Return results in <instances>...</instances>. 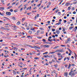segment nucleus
<instances>
[{
  "instance_id": "1",
  "label": "nucleus",
  "mask_w": 77,
  "mask_h": 77,
  "mask_svg": "<svg viewBox=\"0 0 77 77\" xmlns=\"http://www.w3.org/2000/svg\"><path fill=\"white\" fill-rule=\"evenodd\" d=\"M6 14L7 15H8V16H9L11 15V13L10 12H6Z\"/></svg>"
},
{
  "instance_id": "2",
  "label": "nucleus",
  "mask_w": 77,
  "mask_h": 77,
  "mask_svg": "<svg viewBox=\"0 0 77 77\" xmlns=\"http://www.w3.org/2000/svg\"><path fill=\"white\" fill-rule=\"evenodd\" d=\"M25 45L26 46H28V47H29L30 48H34V47H33L32 46H31V45H29L25 44Z\"/></svg>"
},
{
  "instance_id": "3",
  "label": "nucleus",
  "mask_w": 77,
  "mask_h": 77,
  "mask_svg": "<svg viewBox=\"0 0 77 77\" xmlns=\"http://www.w3.org/2000/svg\"><path fill=\"white\" fill-rule=\"evenodd\" d=\"M67 49L69 50V51L70 52L69 54V56H71V53H72V51H71L70 49L69 48H67Z\"/></svg>"
},
{
  "instance_id": "4",
  "label": "nucleus",
  "mask_w": 77,
  "mask_h": 77,
  "mask_svg": "<svg viewBox=\"0 0 77 77\" xmlns=\"http://www.w3.org/2000/svg\"><path fill=\"white\" fill-rule=\"evenodd\" d=\"M43 57H49V58H50V57L48 55H44L43 56Z\"/></svg>"
},
{
  "instance_id": "5",
  "label": "nucleus",
  "mask_w": 77,
  "mask_h": 77,
  "mask_svg": "<svg viewBox=\"0 0 77 77\" xmlns=\"http://www.w3.org/2000/svg\"><path fill=\"white\" fill-rule=\"evenodd\" d=\"M56 32L57 34H58V35H59V34L60 33V31H59V30H57L56 31Z\"/></svg>"
},
{
  "instance_id": "6",
  "label": "nucleus",
  "mask_w": 77,
  "mask_h": 77,
  "mask_svg": "<svg viewBox=\"0 0 77 77\" xmlns=\"http://www.w3.org/2000/svg\"><path fill=\"white\" fill-rule=\"evenodd\" d=\"M12 26V27H14L15 29V30H16V29H17V26Z\"/></svg>"
},
{
  "instance_id": "7",
  "label": "nucleus",
  "mask_w": 77,
  "mask_h": 77,
  "mask_svg": "<svg viewBox=\"0 0 77 77\" xmlns=\"http://www.w3.org/2000/svg\"><path fill=\"white\" fill-rule=\"evenodd\" d=\"M64 75L65 76H66V77H67V76H68V72H65L64 73Z\"/></svg>"
},
{
  "instance_id": "8",
  "label": "nucleus",
  "mask_w": 77,
  "mask_h": 77,
  "mask_svg": "<svg viewBox=\"0 0 77 77\" xmlns=\"http://www.w3.org/2000/svg\"><path fill=\"white\" fill-rule=\"evenodd\" d=\"M70 3L69 2L67 3L66 4L65 6H68L69 5Z\"/></svg>"
},
{
  "instance_id": "9",
  "label": "nucleus",
  "mask_w": 77,
  "mask_h": 77,
  "mask_svg": "<svg viewBox=\"0 0 77 77\" xmlns=\"http://www.w3.org/2000/svg\"><path fill=\"white\" fill-rule=\"evenodd\" d=\"M71 64L69 63V65L68 66V69H69L70 68H71Z\"/></svg>"
},
{
  "instance_id": "10",
  "label": "nucleus",
  "mask_w": 77,
  "mask_h": 77,
  "mask_svg": "<svg viewBox=\"0 0 77 77\" xmlns=\"http://www.w3.org/2000/svg\"><path fill=\"white\" fill-rule=\"evenodd\" d=\"M59 46H56L55 47H54L53 48V49H56L57 48H59Z\"/></svg>"
},
{
  "instance_id": "11",
  "label": "nucleus",
  "mask_w": 77,
  "mask_h": 77,
  "mask_svg": "<svg viewBox=\"0 0 77 77\" xmlns=\"http://www.w3.org/2000/svg\"><path fill=\"white\" fill-rule=\"evenodd\" d=\"M28 33L29 34H32V32L31 31L29 30V31Z\"/></svg>"
},
{
  "instance_id": "12",
  "label": "nucleus",
  "mask_w": 77,
  "mask_h": 77,
  "mask_svg": "<svg viewBox=\"0 0 77 77\" xmlns=\"http://www.w3.org/2000/svg\"><path fill=\"white\" fill-rule=\"evenodd\" d=\"M26 18L25 17H24L23 18L22 20V21H24L25 20H26Z\"/></svg>"
},
{
  "instance_id": "13",
  "label": "nucleus",
  "mask_w": 77,
  "mask_h": 77,
  "mask_svg": "<svg viewBox=\"0 0 77 77\" xmlns=\"http://www.w3.org/2000/svg\"><path fill=\"white\" fill-rule=\"evenodd\" d=\"M12 18L13 20H16L17 19V18H16V17H12Z\"/></svg>"
},
{
  "instance_id": "14",
  "label": "nucleus",
  "mask_w": 77,
  "mask_h": 77,
  "mask_svg": "<svg viewBox=\"0 0 77 77\" xmlns=\"http://www.w3.org/2000/svg\"><path fill=\"white\" fill-rule=\"evenodd\" d=\"M56 53V52L55 51H53V52H50V53H51V54H53L54 53Z\"/></svg>"
},
{
  "instance_id": "15",
  "label": "nucleus",
  "mask_w": 77,
  "mask_h": 77,
  "mask_svg": "<svg viewBox=\"0 0 77 77\" xmlns=\"http://www.w3.org/2000/svg\"><path fill=\"white\" fill-rule=\"evenodd\" d=\"M0 10H4V7H0Z\"/></svg>"
},
{
  "instance_id": "16",
  "label": "nucleus",
  "mask_w": 77,
  "mask_h": 77,
  "mask_svg": "<svg viewBox=\"0 0 77 77\" xmlns=\"http://www.w3.org/2000/svg\"><path fill=\"white\" fill-rule=\"evenodd\" d=\"M34 47H35V48H38V49H40V48H38L37 47V46H34Z\"/></svg>"
},
{
  "instance_id": "17",
  "label": "nucleus",
  "mask_w": 77,
  "mask_h": 77,
  "mask_svg": "<svg viewBox=\"0 0 77 77\" xmlns=\"http://www.w3.org/2000/svg\"><path fill=\"white\" fill-rule=\"evenodd\" d=\"M69 41V38H68V39L67 40V41H66V43H68V41Z\"/></svg>"
},
{
  "instance_id": "18",
  "label": "nucleus",
  "mask_w": 77,
  "mask_h": 77,
  "mask_svg": "<svg viewBox=\"0 0 77 77\" xmlns=\"http://www.w3.org/2000/svg\"><path fill=\"white\" fill-rule=\"evenodd\" d=\"M17 25H19L20 24V22H19V21H18L17 22Z\"/></svg>"
},
{
  "instance_id": "19",
  "label": "nucleus",
  "mask_w": 77,
  "mask_h": 77,
  "mask_svg": "<svg viewBox=\"0 0 77 77\" xmlns=\"http://www.w3.org/2000/svg\"><path fill=\"white\" fill-rule=\"evenodd\" d=\"M32 27H31V29H30V30H35V29H34V28L32 29Z\"/></svg>"
},
{
  "instance_id": "20",
  "label": "nucleus",
  "mask_w": 77,
  "mask_h": 77,
  "mask_svg": "<svg viewBox=\"0 0 77 77\" xmlns=\"http://www.w3.org/2000/svg\"><path fill=\"white\" fill-rule=\"evenodd\" d=\"M72 31H74V32H76V29L75 28H74L72 30Z\"/></svg>"
},
{
  "instance_id": "21",
  "label": "nucleus",
  "mask_w": 77,
  "mask_h": 77,
  "mask_svg": "<svg viewBox=\"0 0 77 77\" xmlns=\"http://www.w3.org/2000/svg\"><path fill=\"white\" fill-rule=\"evenodd\" d=\"M13 73L14 74V75L16 74V72H15V70H13Z\"/></svg>"
},
{
  "instance_id": "22",
  "label": "nucleus",
  "mask_w": 77,
  "mask_h": 77,
  "mask_svg": "<svg viewBox=\"0 0 77 77\" xmlns=\"http://www.w3.org/2000/svg\"><path fill=\"white\" fill-rule=\"evenodd\" d=\"M42 41H43V42H46V40L45 39H43L42 40Z\"/></svg>"
},
{
  "instance_id": "23",
  "label": "nucleus",
  "mask_w": 77,
  "mask_h": 77,
  "mask_svg": "<svg viewBox=\"0 0 77 77\" xmlns=\"http://www.w3.org/2000/svg\"><path fill=\"white\" fill-rule=\"evenodd\" d=\"M72 71H70L69 73V75H71L72 74L71 73H72Z\"/></svg>"
},
{
  "instance_id": "24",
  "label": "nucleus",
  "mask_w": 77,
  "mask_h": 77,
  "mask_svg": "<svg viewBox=\"0 0 77 77\" xmlns=\"http://www.w3.org/2000/svg\"><path fill=\"white\" fill-rule=\"evenodd\" d=\"M1 28V29H2V30H5V27H2Z\"/></svg>"
},
{
  "instance_id": "25",
  "label": "nucleus",
  "mask_w": 77,
  "mask_h": 77,
  "mask_svg": "<svg viewBox=\"0 0 77 77\" xmlns=\"http://www.w3.org/2000/svg\"><path fill=\"white\" fill-rule=\"evenodd\" d=\"M60 51V50H57L56 51H55V53H56V52H58V51Z\"/></svg>"
},
{
  "instance_id": "26",
  "label": "nucleus",
  "mask_w": 77,
  "mask_h": 77,
  "mask_svg": "<svg viewBox=\"0 0 77 77\" xmlns=\"http://www.w3.org/2000/svg\"><path fill=\"white\" fill-rule=\"evenodd\" d=\"M59 10L58 9H57L56 11L55 12L56 13H57V12H59Z\"/></svg>"
},
{
  "instance_id": "27",
  "label": "nucleus",
  "mask_w": 77,
  "mask_h": 77,
  "mask_svg": "<svg viewBox=\"0 0 77 77\" xmlns=\"http://www.w3.org/2000/svg\"><path fill=\"white\" fill-rule=\"evenodd\" d=\"M23 6L22 4H21L20 6L18 7V8H20L21 7V6Z\"/></svg>"
},
{
  "instance_id": "28",
  "label": "nucleus",
  "mask_w": 77,
  "mask_h": 77,
  "mask_svg": "<svg viewBox=\"0 0 77 77\" xmlns=\"http://www.w3.org/2000/svg\"><path fill=\"white\" fill-rule=\"evenodd\" d=\"M49 47H50V45H47L46 48H48Z\"/></svg>"
},
{
  "instance_id": "29",
  "label": "nucleus",
  "mask_w": 77,
  "mask_h": 77,
  "mask_svg": "<svg viewBox=\"0 0 77 77\" xmlns=\"http://www.w3.org/2000/svg\"><path fill=\"white\" fill-rule=\"evenodd\" d=\"M43 47L47 48V45H44L43 46Z\"/></svg>"
},
{
  "instance_id": "30",
  "label": "nucleus",
  "mask_w": 77,
  "mask_h": 77,
  "mask_svg": "<svg viewBox=\"0 0 77 77\" xmlns=\"http://www.w3.org/2000/svg\"><path fill=\"white\" fill-rule=\"evenodd\" d=\"M41 32V31L39 30H38L37 31V33H40V32Z\"/></svg>"
},
{
  "instance_id": "31",
  "label": "nucleus",
  "mask_w": 77,
  "mask_h": 77,
  "mask_svg": "<svg viewBox=\"0 0 77 77\" xmlns=\"http://www.w3.org/2000/svg\"><path fill=\"white\" fill-rule=\"evenodd\" d=\"M63 32H65V28H63Z\"/></svg>"
},
{
  "instance_id": "32",
  "label": "nucleus",
  "mask_w": 77,
  "mask_h": 77,
  "mask_svg": "<svg viewBox=\"0 0 77 77\" xmlns=\"http://www.w3.org/2000/svg\"><path fill=\"white\" fill-rule=\"evenodd\" d=\"M14 49H15L16 50V51H17V48L16 47H14Z\"/></svg>"
},
{
  "instance_id": "33",
  "label": "nucleus",
  "mask_w": 77,
  "mask_h": 77,
  "mask_svg": "<svg viewBox=\"0 0 77 77\" xmlns=\"http://www.w3.org/2000/svg\"><path fill=\"white\" fill-rule=\"evenodd\" d=\"M37 38H38L39 39H41V38H42V37H40V36H38V37H37Z\"/></svg>"
},
{
  "instance_id": "34",
  "label": "nucleus",
  "mask_w": 77,
  "mask_h": 77,
  "mask_svg": "<svg viewBox=\"0 0 77 77\" xmlns=\"http://www.w3.org/2000/svg\"><path fill=\"white\" fill-rule=\"evenodd\" d=\"M29 26H28V27L26 28L27 30H29Z\"/></svg>"
},
{
  "instance_id": "35",
  "label": "nucleus",
  "mask_w": 77,
  "mask_h": 77,
  "mask_svg": "<svg viewBox=\"0 0 77 77\" xmlns=\"http://www.w3.org/2000/svg\"><path fill=\"white\" fill-rule=\"evenodd\" d=\"M19 4V2H18L16 4V6L18 5Z\"/></svg>"
},
{
  "instance_id": "36",
  "label": "nucleus",
  "mask_w": 77,
  "mask_h": 77,
  "mask_svg": "<svg viewBox=\"0 0 77 77\" xmlns=\"http://www.w3.org/2000/svg\"><path fill=\"white\" fill-rule=\"evenodd\" d=\"M15 3H16V2H13L12 4V5H15Z\"/></svg>"
},
{
  "instance_id": "37",
  "label": "nucleus",
  "mask_w": 77,
  "mask_h": 77,
  "mask_svg": "<svg viewBox=\"0 0 77 77\" xmlns=\"http://www.w3.org/2000/svg\"><path fill=\"white\" fill-rule=\"evenodd\" d=\"M40 30H44V29H43V28H40Z\"/></svg>"
},
{
  "instance_id": "38",
  "label": "nucleus",
  "mask_w": 77,
  "mask_h": 77,
  "mask_svg": "<svg viewBox=\"0 0 77 77\" xmlns=\"http://www.w3.org/2000/svg\"><path fill=\"white\" fill-rule=\"evenodd\" d=\"M52 31L53 32H54V31H55V29H52Z\"/></svg>"
},
{
  "instance_id": "39",
  "label": "nucleus",
  "mask_w": 77,
  "mask_h": 77,
  "mask_svg": "<svg viewBox=\"0 0 77 77\" xmlns=\"http://www.w3.org/2000/svg\"><path fill=\"white\" fill-rule=\"evenodd\" d=\"M72 11H74V7H72Z\"/></svg>"
},
{
  "instance_id": "40",
  "label": "nucleus",
  "mask_w": 77,
  "mask_h": 77,
  "mask_svg": "<svg viewBox=\"0 0 77 77\" xmlns=\"http://www.w3.org/2000/svg\"><path fill=\"white\" fill-rule=\"evenodd\" d=\"M57 55L58 56H60V55H61V53H58L57 54Z\"/></svg>"
},
{
  "instance_id": "41",
  "label": "nucleus",
  "mask_w": 77,
  "mask_h": 77,
  "mask_svg": "<svg viewBox=\"0 0 77 77\" xmlns=\"http://www.w3.org/2000/svg\"><path fill=\"white\" fill-rule=\"evenodd\" d=\"M10 12H13V9H11L10 10Z\"/></svg>"
},
{
  "instance_id": "42",
  "label": "nucleus",
  "mask_w": 77,
  "mask_h": 77,
  "mask_svg": "<svg viewBox=\"0 0 77 77\" xmlns=\"http://www.w3.org/2000/svg\"><path fill=\"white\" fill-rule=\"evenodd\" d=\"M68 9H69V11L70 9H71V8H70V7H69L68 8Z\"/></svg>"
},
{
  "instance_id": "43",
  "label": "nucleus",
  "mask_w": 77,
  "mask_h": 77,
  "mask_svg": "<svg viewBox=\"0 0 77 77\" xmlns=\"http://www.w3.org/2000/svg\"><path fill=\"white\" fill-rule=\"evenodd\" d=\"M58 23V25H60V24H61V23H60V22H59Z\"/></svg>"
},
{
  "instance_id": "44",
  "label": "nucleus",
  "mask_w": 77,
  "mask_h": 77,
  "mask_svg": "<svg viewBox=\"0 0 77 77\" xmlns=\"http://www.w3.org/2000/svg\"><path fill=\"white\" fill-rule=\"evenodd\" d=\"M73 14H76V12L75 11H74L73 12Z\"/></svg>"
},
{
  "instance_id": "45",
  "label": "nucleus",
  "mask_w": 77,
  "mask_h": 77,
  "mask_svg": "<svg viewBox=\"0 0 77 77\" xmlns=\"http://www.w3.org/2000/svg\"><path fill=\"white\" fill-rule=\"evenodd\" d=\"M37 11H32V12H33V13H35V12H36Z\"/></svg>"
},
{
  "instance_id": "46",
  "label": "nucleus",
  "mask_w": 77,
  "mask_h": 77,
  "mask_svg": "<svg viewBox=\"0 0 77 77\" xmlns=\"http://www.w3.org/2000/svg\"><path fill=\"white\" fill-rule=\"evenodd\" d=\"M11 7L9 6L8 7V9H11Z\"/></svg>"
},
{
  "instance_id": "47",
  "label": "nucleus",
  "mask_w": 77,
  "mask_h": 77,
  "mask_svg": "<svg viewBox=\"0 0 77 77\" xmlns=\"http://www.w3.org/2000/svg\"><path fill=\"white\" fill-rule=\"evenodd\" d=\"M37 44H41V43H39V42H37Z\"/></svg>"
},
{
  "instance_id": "48",
  "label": "nucleus",
  "mask_w": 77,
  "mask_h": 77,
  "mask_svg": "<svg viewBox=\"0 0 77 77\" xmlns=\"http://www.w3.org/2000/svg\"><path fill=\"white\" fill-rule=\"evenodd\" d=\"M69 30H71V29H72V28L71 27V26H70V27H69Z\"/></svg>"
},
{
  "instance_id": "49",
  "label": "nucleus",
  "mask_w": 77,
  "mask_h": 77,
  "mask_svg": "<svg viewBox=\"0 0 77 77\" xmlns=\"http://www.w3.org/2000/svg\"><path fill=\"white\" fill-rule=\"evenodd\" d=\"M67 59L68 60H69V57H67Z\"/></svg>"
},
{
  "instance_id": "50",
  "label": "nucleus",
  "mask_w": 77,
  "mask_h": 77,
  "mask_svg": "<svg viewBox=\"0 0 77 77\" xmlns=\"http://www.w3.org/2000/svg\"><path fill=\"white\" fill-rule=\"evenodd\" d=\"M39 59L38 58H37L36 57L34 58V59Z\"/></svg>"
},
{
  "instance_id": "51",
  "label": "nucleus",
  "mask_w": 77,
  "mask_h": 77,
  "mask_svg": "<svg viewBox=\"0 0 77 77\" xmlns=\"http://www.w3.org/2000/svg\"><path fill=\"white\" fill-rule=\"evenodd\" d=\"M48 41H50V42H51V39L48 38Z\"/></svg>"
},
{
  "instance_id": "52",
  "label": "nucleus",
  "mask_w": 77,
  "mask_h": 77,
  "mask_svg": "<svg viewBox=\"0 0 77 77\" xmlns=\"http://www.w3.org/2000/svg\"><path fill=\"white\" fill-rule=\"evenodd\" d=\"M3 17L4 18H6V19H9V18L5 17Z\"/></svg>"
},
{
  "instance_id": "53",
  "label": "nucleus",
  "mask_w": 77,
  "mask_h": 77,
  "mask_svg": "<svg viewBox=\"0 0 77 77\" xmlns=\"http://www.w3.org/2000/svg\"><path fill=\"white\" fill-rule=\"evenodd\" d=\"M61 47H66V46L64 45H61Z\"/></svg>"
},
{
  "instance_id": "54",
  "label": "nucleus",
  "mask_w": 77,
  "mask_h": 77,
  "mask_svg": "<svg viewBox=\"0 0 77 77\" xmlns=\"http://www.w3.org/2000/svg\"><path fill=\"white\" fill-rule=\"evenodd\" d=\"M23 8H22L20 10V11H22L23 10Z\"/></svg>"
},
{
  "instance_id": "55",
  "label": "nucleus",
  "mask_w": 77,
  "mask_h": 77,
  "mask_svg": "<svg viewBox=\"0 0 77 77\" xmlns=\"http://www.w3.org/2000/svg\"><path fill=\"white\" fill-rule=\"evenodd\" d=\"M39 14H37V17H39Z\"/></svg>"
},
{
  "instance_id": "56",
  "label": "nucleus",
  "mask_w": 77,
  "mask_h": 77,
  "mask_svg": "<svg viewBox=\"0 0 77 77\" xmlns=\"http://www.w3.org/2000/svg\"><path fill=\"white\" fill-rule=\"evenodd\" d=\"M75 73H74V72H73L72 74V75H75Z\"/></svg>"
},
{
  "instance_id": "57",
  "label": "nucleus",
  "mask_w": 77,
  "mask_h": 77,
  "mask_svg": "<svg viewBox=\"0 0 77 77\" xmlns=\"http://www.w3.org/2000/svg\"><path fill=\"white\" fill-rule=\"evenodd\" d=\"M54 66H55V68H56L57 67V66H56V65H54Z\"/></svg>"
},
{
  "instance_id": "58",
  "label": "nucleus",
  "mask_w": 77,
  "mask_h": 77,
  "mask_svg": "<svg viewBox=\"0 0 77 77\" xmlns=\"http://www.w3.org/2000/svg\"><path fill=\"white\" fill-rule=\"evenodd\" d=\"M24 24L25 25H27V22H25Z\"/></svg>"
},
{
  "instance_id": "59",
  "label": "nucleus",
  "mask_w": 77,
  "mask_h": 77,
  "mask_svg": "<svg viewBox=\"0 0 77 77\" xmlns=\"http://www.w3.org/2000/svg\"><path fill=\"white\" fill-rule=\"evenodd\" d=\"M64 23H66V22H67V21H66V20H64Z\"/></svg>"
},
{
  "instance_id": "60",
  "label": "nucleus",
  "mask_w": 77,
  "mask_h": 77,
  "mask_svg": "<svg viewBox=\"0 0 77 77\" xmlns=\"http://www.w3.org/2000/svg\"><path fill=\"white\" fill-rule=\"evenodd\" d=\"M42 32H41V34H42V33H44V31H42Z\"/></svg>"
},
{
  "instance_id": "61",
  "label": "nucleus",
  "mask_w": 77,
  "mask_h": 77,
  "mask_svg": "<svg viewBox=\"0 0 77 77\" xmlns=\"http://www.w3.org/2000/svg\"><path fill=\"white\" fill-rule=\"evenodd\" d=\"M55 36H56V37H57V36H58V35L57 34H55Z\"/></svg>"
},
{
  "instance_id": "62",
  "label": "nucleus",
  "mask_w": 77,
  "mask_h": 77,
  "mask_svg": "<svg viewBox=\"0 0 77 77\" xmlns=\"http://www.w3.org/2000/svg\"><path fill=\"white\" fill-rule=\"evenodd\" d=\"M49 39H51V36H50L49 37Z\"/></svg>"
},
{
  "instance_id": "63",
  "label": "nucleus",
  "mask_w": 77,
  "mask_h": 77,
  "mask_svg": "<svg viewBox=\"0 0 77 77\" xmlns=\"http://www.w3.org/2000/svg\"><path fill=\"white\" fill-rule=\"evenodd\" d=\"M47 23H50V21H48L47 22Z\"/></svg>"
},
{
  "instance_id": "64",
  "label": "nucleus",
  "mask_w": 77,
  "mask_h": 77,
  "mask_svg": "<svg viewBox=\"0 0 77 77\" xmlns=\"http://www.w3.org/2000/svg\"><path fill=\"white\" fill-rule=\"evenodd\" d=\"M33 2H34V0H32L31 2V3H33Z\"/></svg>"
}]
</instances>
